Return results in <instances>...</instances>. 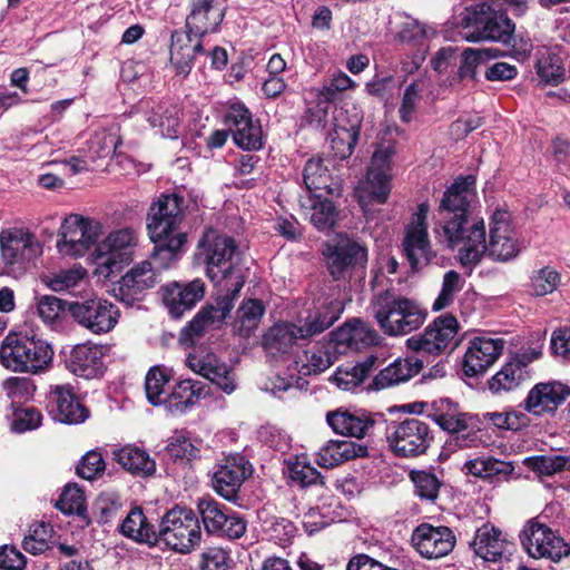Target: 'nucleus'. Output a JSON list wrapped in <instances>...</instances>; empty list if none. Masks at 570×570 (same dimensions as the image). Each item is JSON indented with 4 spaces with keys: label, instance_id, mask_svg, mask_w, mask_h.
<instances>
[{
    "label": "nucleus",
    "instance_id": "e433bc0d",
    "mask_svg": "<svg viewBox=\"0 0 570 570\" xmlns=\"http://www.w3.org/2000/svg\"><path fill=\"white\" fill-rule=\"evenodd\" d=\"M422 366L423 362L417 357L397 358L374 377L372 386L382 390L406 382L416 375Z\"/></svg>",
    "mask_w": 570,
    "mask_h": 570
},
{
    "label": "nucleus",
    "instance_id": "37998d69",
    "mask_svg": "<svg viewBox=\"0 0 570 570\" xmlns=\"http://www.w3.org/2000/svg\"><path fill=\"white\" fill-rule=\"evenodd\" d=\"M265 314V305L258 298H247L236 311L233 330L242 337H249L259 326Z\"/></svg>",
    "mask_w": 570,
    "mask_h": 570
},
{
    "label": "nucleus",
    "instance_id": "a878e982",
    "mask_svg": "<svg viewBox=\"0 0 570 570\" xmlns=\"http://www.w3.org/2000/svg\"><path fill=\"white\" fill-rule=\"evenodd\" d=\"M570 396V386L560 381L541 382L528 393L524 409L537 416L553 413Z\"/></svg>",
    "mask_w": 570,
    "mask_h": 570
},
{
    "label": "nucleus",
    "instance_id": "dca6fc26",
    "mask_svg": "<svg viewBox=\"0 0 570 570\" xmlns=\"http://www.w3.org/2000/svg\"><path fill=\"white\" fill-rule=\"evenodd\" d=\"M243 285V277L237 276L233 288H228L224 296L218 297L216 305L203 307L184 328L181 335L194 340V337L202 336L207 330L219 326L230 314L234 299L238 296Z\"/></svg>",
    "mask_w": 570,
    "mask_h": 570
},
{
    "label": "nucleus",
    "instance_id": "412c9836",
    "mask_svg": "<svg viewBox=\"0 0 570 570\" xmlns=\"http://www.w3.org/2000/svg\"><path fill=\"white\" fill-rule=\"evenodd\" d=\"M158 283V272L153 267L151 262L141 261L132 266L115 285V296L131 304L140 301L145 292L155 287Z\"/></svg>",
    "mask_w": 570,
    "mask_h": 570
},
{
    "label": "nucleus",
    "instance_id": "09e8293b",
    "mask_svg": "<svg viewBox=\"0 0 570 570\" xmlns=\"http://www.w3.org/2000/svg\"><path fill=\"white\" fill-rule=\"evenodd\" d=\"M524 464L534 472L552 475L570 471V456L561 454L530 456L524 460Z\"/></svg>",
    "mask_w": 570,
    "mask_h": 570
},
{
    "label": "nucleus",
    "instance_id": "5fc2aeb1",
    "mask_svg": "<svg viewBox=\"0 0 570 570\" xmlns=\"http://www.w3.org/2000/svg\"><path fill=\"white\" fill-rule=\"evenodd\" d=\"M335 105L328 101H323L314 97L313 100L307 102V108L304 114V120L306 124L315 129L331 128V118Z\"/></svg>",
    "mask_w": 570,
    "mask_h": 570
},
{
    "label": "nucleus",
    "instance_id": "c9c22d12",
    "mask_svg": "<svg viewBox=\"0 0 570 570\" xmlns=\"http://www.w3.org/2000/svg\"><path fill=\"white\" fill-rule=\"evenodd\" d=\"M145 117L163 137L177 138L180 126V109L177 105L159 102L150 106L146 102Z\"/></svg>",
    "mask_w": 570,
    "mask_h": 570
},
{
    "label": "nucleus",
    "instance_id": "69168bd1",
    "mask_svg": "<svg viewBox=\"0 0 570 570\" xmlns=\"http://www.w3.org/2000/svg\"><path fill=\"white\" fill-rule=\"evenodd\" d=\"M86 275V271L82 267H72L69 269H62L58 273L52 274L47 284L55 291H67L77 286Z\"/></svg>",
    "mask_w": 570,
    "mask_h": 570
},
{
    "label": "nucleus",
    "instance_id": "e2e57ef3",
    "mask_svg": "<svg viewBox=\"0 0 570 570\" xmlns=\"http://www.w3.org/2000/svg\"><path fill=\"white\" fill-rule=\"evenodd\" d=\"M167 455L174 462L191 461L199 456L200 450L195 446L188 439L177 435L166 446Z\"/></svg>",
    "mask_w": 570,
    "mask_h": 570
},
{
    "label": "nucleus",
    "instance_id": "f8f14e48",
    "mask_svg": "<svg viewBox=\"0 0 570 570\" xmlns=\"http://www.w3.org/2000/svg\"><path fill=\"white\" fill-rule=\"evenodd\" d=\"M324 256L327 269L336 281L348 279L353 274H364L367 250L348 237H338L334 244H327Z\"/></svg>",
    "mask_w": 570,
    "mask_h": 570
},
{
    "label": "nucleus",
    "instance_id": "c85d7f7f",
    "mask_svg": "<svg viewBox=\"0 0 570 570\" xmlns=\"http://www.w3.org/2000/svg\"><path fill=\"white\" fill-rule=\"evenodd\" d=\"M540 355L539 352L523 353L507 362L488 384L492 393L509 392L530 379L528 365Z\"/></svg>",
    "mask_w": 570,
    "mask_h": 570
},
{
    "label": "nucleus",
    "instance_id": "4be33fe9",
    "mask_svg": "<svg viewBox=\"0 0 570 570\" xmlns=\"http://www.w3.org/2000/svg\"><path fill=\"white\" fill-rule=\"evenodd\" d=\"M250 474L252 465L244 456H227L213 474V488L224 499L234 501L242 484Z\"/></svg>",
    "mask_w": 570,
    "mask_h": 570
},
{
    "label": "nucleus",
    "instance_id": "c756f323",
    "mask_svg": "<svg viewBox=\"0 0 570 570\" xmlns=\"http://www.w3.org/2000/svg\"><path fill=\"white\" fill-rule=\"evenodd\" d=\"M226 120L237 146L247 150H256L262 147V128L253 121L248 109L243 106H233Z\"/></svg>",
    "mask_w": 570,
    "mask_h": 570
},
{
    "label": "nucleus",
    "instance_id": "9d476101",
    "mask_svg": "<svg viewBox=\"0 0 570 570\" xmlns=\"http://www.w3.org/2000/svg\"><path fill=\"white\" fill-rule=\"evenodd\" d=\"M385 434L393 454L406 459L426 453L433 441L430 425L414 417L402 422H392Z\"/></svg>",
    "mask_w": 570,
    "mask_h": 570
},
{
    "label": "nucleus",
    "instance_id": "7ed1b4c3",
    "mask_svg": "<svg viewBox=\"0 0 570 570\" xmlns=\"http://www.w3.org/2000/svg\"><path fill=\"white\" fill-rule=\"evenodd\" d=\"M52 358L51 345L35 334L10 332L0 345V363L12 372L39 374L50 366Z\"/></svg>",
    "mask_w": 570,
    "mask_h": 570
},
{
    "label": "nucleus",
    "instance_id": "79ce46f5",
    "mask_svg": "<svg viewBox=\"0 0 570 570\" xmlns=\"http://www.w3.org/2000/svg\"><path fill=\"white\" fill-rule=\"evenodd\" d=\"M122 535L150 547L156 546V530L139 507L132 508L119 527Z\"/></svg>",
    "mask_w": 570,
    "mask_h": 570
},
{
    "label": "nucleus",
    "instance_id": "f704fd0d",
    "mask_svg": "<svg viewBox=\"0 0 570 570\" xmlns=\"http://www.w3.org/2000/svg\"><path fill=\"white\" fill-rule=\"evenodd\" d=\"M224 11L214 7V0H190V12L186 18V28L195 37H202L217 30L224 20Z\"/></svg>",
    "mask_w": 570,
    "mask_h": 570
},
{
    "label": "nucleus",
    "instance_id": "864d4df0",
    "mask_svg": "<svg viewBox=\"0 0 570 570\" xmlns=\"http://www.w3.org/2000/svg\"><path fill=\"white\" fill-rule=\"evenodd\" d=\"M561 276L551 266L532 272L530 277V293L534 296H544L554 292L560 285Z\"/></svg>",
    "mask_w": 570,
    "mask_h": 570
},
{
    "label": "nucleus",
    "instance_id": "680f3d73",
    "mask_svg": "<svg viewBox=\"0 0 570 570\" xmlns=\"http://www.w3.org/2000/svg\"><path fill=\"white\" fill-rule=\"evenodd\" d=\"M411 480L415 487V493L425 500L434 501L438 498L441 482L439 479L426 471H412Z\"/></svg>",
    "mask_w": 570,
    "mask_h": 570
},
{
    "label": "nucleus",
    "instance_id": "a19ab883",
    "mask_svg": "<svg viewBox=\"0 0 570 570\" xmlns=\"http://www.w3.org/2000/svg\"><path fill=\"white\" fill-rule=\"evenodd\" d=\"M52 394L56 402L55 417L59 422L78 424L88 417V410L76 399L69 387L56 386Z\"/></svg>",
    "mask_w": 570,
    "mask_h": 570
},
{
    "label": "nucleus",
    "instance_id": "3c124183",
    "mask_svg": "<svg viewBox=\"0 0 570 570\" xmlns=\"http://www.w3.org/2000/svg\"><path fill=\"white\" fill-rule=\"evenodd\" d=\"M498 49H473L466 48L461 55V65L459 67L458 76L460 80L475 78L476 68L481 62L489 58L497 57Z\"/></svg>",
    "mask_w": 570,
    "mask_h": 570
},
{
    "label": "nucleus",
    "instance_id": "052dcab7",
    "mask_svg": "<svg viewBox=\"0 0 570 570\" xmlns=\"http://www.w3.org/2000/svg\"><path fill=\"white\" fill-rule=\"evenodd\" d=\"M2 389L12 403H16L31 399L36 385L29 377L11 376L2 382Z\"/></svg>",
    "mask_w": 570,
    "mask_h": 570
},
{
    "label": "nucleus",
    "instance_id": "c03bdc74",
    "mask_svg": "<svg viewBox=\"0 0 570 570\" xmlns=\"http://www.w3.org/2000/svg\"><path fill=\"white\" fill-rule=\"evenodd\" d=\"M114 459L128 472L148 476L156 471V463L149 454L136 446H124L114 452Z\"/></svg>",
    "mask_w": 570,
    "mask_h": 570
},
{
    "label": "nucleus",
    "instance_id": "13d9d810",
    "mask_svg": "<svg viewBox=\"0 0 570 570\" xmlns=\"http://www.w3.org/2000/svg\"><path fill=\"white\" fill-rule=\"evenodd\" d=\"M56 508L65 514H83L86 511L83 491L77 484H67L56 503Z\"/></svg>",
    "mask_w": 570,
    "mask_h": 570
},
{
    "label": "nucleus",
    "instance_id": "0e129e2a",
    "mask_svg": "<svg viewBox=\"0 0 570 570\" xmlns=\"http://www.w3.org/2000/svg\"><path fill=\"white\" fill-rule=\"evenodd\" d=\"M42 415L39 410L33 406L18 407L13 412L12 430L23 433L40 426Z\"/></svg>",
    "mask_w": 570,
    "mask_h": 570
},
{
    "label": "nucleus",
    "instance_id": "6e6d98bb",
    "mask_svg": "<svg viewBox=\"0 0 570 570\" xmlns=\"http://www.w3.org/2000/svg\"><path fill=\"white\" fill-rule=\"evenodd\" d=\"M52 527L45 522L33 524L29 534L23 539L22 548L31 554H41L49 549Z\"/></svg>",
    "mask_w": 570,
    "mask_h": 570
},
{
    "label": "nucleus",
    "instance_id": "0eeeda50",
    "mask_svg": "<svg viewBox=\"0 0 570 570\" xmlns=\"http://www.w3.org/2000/svg\"><path fill=\"white\" fill-rule=\"evenodd\" d=\"M199 258L206 265V275L219 284L235 273L240 261V253L234 238L207 229L198 242Z\"/></svg>",
    "mask_w": 570,
    "mask_h": 570
},
{
    "label": "nucleus",
    "instance_id": "bb28decb",
    "mask_svg": "<svg viewBox=\"0 0 570 570\" xmlns=\"http://www.w3.org/2000/svg\"><path fill=\"white\" fill-rule=\"evenodd\" d=\"M472 548L483 560L498 562L510 560L514 544L505 539L500 529L487 523L476 530Z\"/></svg>",
    "mask_w": 570,
    "mask_h": 570
},
{
    "label": "nucleus",
    "instance_id": "f03ea898",
    "mask_svg": "<svg viewBox=\"0 0 570 570\" xmlns=\"http://www.w3.org/2000/svg\"><path fill=\"white\" fill-rule=\"evenodd\" d=\"M184 219V198L177 194L161 195L148 212L147 229L155 244L151 257L163 268L177 259L186 243V234L178 230Z\"/></svg>",
    "mask_w": 570,
    "mask_h": 570
},
{
    "label": "nucleus",
    "instance_id": "7c9ffc66",
    "mask_svg": "<svg viewBox=\"0 0 570 570\" xmlns=\"http://www.w3.org/2000/svg\"><path fill=\"white\" fill-rule=\"evenodd\" d=\"M326 421L335 433L356 439L365 438L375 425L374 416L362 410L338 409L328 412Z\"/></svg>",
    "mask_w": 570,
    "mask_h": 570
},
{
    "label": "nucleus",
    "instance_id": "cd10ccee",
    "mask_svg": "<svg viewBox=\"0 0 570 570\" xmlns=\"http://www.w3.org/2000/svg\"><path fill=\"white\" fill-rule=\"evenodd\" d=\"M205 294V283L196 278L181 284L174 282L163 288V301L169 314L179 318L186 311L191 309Z\"/></svg>",
    "mask_w": 570,
    "mask_h": 570
},
{
    "label": "nucleus",
    "instance_id": "f3484780",
    "mask_svg": "<svg viewBox=\"0 0 570 570\" xmlns=\"http://www.w3.org/2000/svg\"><path fill=\"white\" fill-rule=\"evenodd\" d=\"M458 330L459 323L453 315H441L424 330V333L410 337L406 344L416 353L439 355L454 340Z\"/></svg>",
    "mask_w": 570,
    "mask_h": 570
},
{
    "label": "nucleus",
    "instance_id": "ea45409f",
    "mask_svg": "<svg viewBox=\"0 0 570 570\" xmlns=\"http://www.w3.org/2000/svg\"><path fill=\"white\" fill-rule=\"evenodd\" d=\"M301 208L309 212L311 223L320 230L331 229L337 222L338 213L328 199H323V194H306L299 197Z\"/></svg>",
    "mask_w": 570,
    "mask_h": 570
},
{
    "label": "nucleus",
    "instance_id": "aec40b11",
    "mask_svg": "<svg viewBox=\"0 0 570 570\" xmlns=\"http://www.w3.org/2000/svg\"><path fill=\"white\" fill-rule=\"evenodd\" d=\"M413 548L426 559H440L453 551L456 538L449 527L417 525L411 537Z\"/></svg>",
    "mask_w": 570,
    "mask_h": 570
},
{
    "label": "nucleus",
    "instance_id": "39448f33",
    "mask_svg": "<svg viewBox=\"0 0 570 570\" xmlns=\"http://www.w3.org/2000/svg\"><path fill=\"white\" fill-rule=\"evenodd\" d=\"M463 37L469 42L491 41L504 46L514 43L515 24L501 7L481 2L466 8L461 20Z\"/></svg>",
    "mask_w": 570,
    "mask_h": 570
},
{
    "label": "nucleus",
    "instance_id": "58836bf2",
    "mask_svg": "<svg viewBox=\"0 0 570 570\" xmlns=\"http://www.w3.org/2000/svg\"><path fill=\"white\" fill-rule=\"evenodd\" d=\"M303 177L307 189L306 194H340V186L332 178L330 170L324 166L322 158H312L307 160L304 167Z\"/></svg>",
    "mask_w": 570,
    "mask_h": 570
},
{
    "label": "nucleus",
    "instance_id": "4d7b16f0",
    "mask_svg": "<svg viewBox=\"0 0 570 570\" xmlns=\"http://www.w3.org/2000/svg\"><path fill=\"white\" fill-rule=\"evenodd\" d=\"M462 276L455 271H448L443 276L442 287L434 301L433 311H441L451 306L455 295L463 288Z\"/></svg>",
    "mask_w": 570,
    "mask_h": 570
},
{
    "label": "nucleus",
    "instance_id": "423d86ee",
    "mask_svg": "<svg viewBox=\"0 0 570 570\" xmlns=\"http://www.w3.org/2000/svg\"><path fill=\"white\" fill-rule=\"evenodd\" d=\"M343 305L338 301L331 302L318 316L306 327L293 323L275 324L264 335V347L273 356L288 353L298 340L322 333L338 320Z\"/></svg>",
    "mask_w": 570,
    "mask_h": 570
},
{
    "label": "nucleus",
    "instance_id": "774afa93",
    "mask_svg": "<svg viewBox=\"0 0 570 570\" xmlns=\"http://www.w3.org/2000/svg\"><path fill=\"white\" fill-rule=\"evenodd\" d=\"M120 144L121 139L119 136L112 132L100 131L90 140L89 148L96 158H106L114 156Z\"/></svg>",
    "mask_w": 570,
    "mask_h": 570
},
{
    "label": "nucleus",
    "instance_id": "b1692460",
    "mask_svg": "<svg viewBox=\"0 0 570 570\" xmlns=\"http://www.w3.org/2000/svg\"><path fill=\"white\" fill-rule=\"evenodd\" d=\"M393 154L394 150L389 146L377 149L372 156L363 188L371 202L385 204L389 198L391 191L390 164Z\"/></svg>",
    "mask_w": 570,
    "mask_h": 570
},
{
    "label": "nucleus",
    "instance_id": "bf43d9fd",
    "mask_svg": "<svg viewBox=\"0 0 570 570\" xmlns=\"http://www.w3.org/2000/svg\"><path fill=\"white\" fill-rule=\"evenodd\" d=\"M482 416L483 421L503 430L519 431L529 424L528 416L522 412H485Z\"/></svg>",
    "mask_w": 570,
    "mask_h": 570
},
{
    "label": "nucleus",
    "instance_id": "4c0bfd02",
    "mask_svg": "<svg viewBox=\"0 0 570 570\" xmlns=\"http://www.w3.org/2000/svg\"><path fill=\"white\" fill-rule=\"evenodd\" d=\"M206 384L190 379L178 382L169 396L165 400L171 413H184L195 405L200 399L208 395Z\"/></svg>",
    "mask_w": 570,
    "mask_h": 570
},
{
    "label": "nucleus",
    "instance_id": "2eb2a0df",
    "mask_svg": "<svg viewBox=\"0 0 570 570\" xmlns=\"http://www.w3.org/2000/svg\"><path fill=\"white\" fill-rule=\"evenodd\" d=\"M428 205L420 204L405 229L403 248L406 258L414 271L429 265L435 257V253L431 247L428 234Z\"/></svg>",
    "mask_w": 570,
    "mask_h": 570
},
{
    "label": "nucleus",
    "instance_id": "a18cd8bd",
    "mask_svg": "<svg viewBox=\"0 0 570 570\" xmlns=\"http://www.w3.org/2000/svg\"><path fill=\"white\" fill-rule=\"evenodd\" d=\"M332 365L330 353L323 346L314 345L304 351L296 361L298 373L302 375L318 374Z\"/></svg>",
    "mask_w": 570,
    "mask_h": 570
},
{
    "label": "nucleus",
    "instance_id": "6ab92c4d",
    "mask_svg": "<svg viewBox=\"0 0 570 570\" xmlns=\"http://www.w3.org/2000/svg\"><path fill=\"white\" fill-rule=\"evenodd\" d=\"M360 119L356 116L351 118L347 110L334 108L327 134L334 158L344 160L353 154L360 136Z\"/></svg>",
    "mask_w": 570,
    "mask_h": 570
},
{
    "label": "nucleus",
    "instance_id": "72a5a7b5",
    "mask_svg": "<svg viewBox=\"0 0 570 570\" xmlns=\"http://www.w3.org/2000/svg\"><path fill=\"white\" fill-rule=\"evenodd\" d=\"M199 38L193 36L189 31H174L171 33L170 62L178 75L187 76L193 68L195 57L204 53Z\"/></svg>",
    "mask_w": 570,
    "mask_h": 570
},
{
    "label": "nucleus",
    "instance_id": "20e7f679",
    "mask_svg": "<svg viewBox=\"0 0 570 570\" xmlns=\"http://www.w3.org/2000/svg\"><path fill=\"white\" fill-rule=\"evenodd\" d=\"M373 315L390 336L406 335L423 325L426 312L414 299L391 291L377 294L372 302Z\"/></svg>",
    "mask_w": 570,
    "mask_h": 570
},
{
    "label": "nucleus",
    "instance_id": "ddd939ff",
    "mask_svg": "<svg viewBox=\"0 0 570 570\" xmlns=\"http://www.w3.org/2000/svg\"><path fill=\"white\" fill-rule=\"evenodd\" d=\"M68 312L77 324L96 335L112 331L120 317L118 306L100 297L70 302Z\"/></svg>",
    "mask_w": 570,
    "mask_h": 570
},
{
    "label": "nucleus",
    "instance_id": "4468645a",
    "mask_svg": "<svg viewBox=\"0 0 570 570\" xmlns=\"http://www.w3.org/2000/svg\"><path fill=\"white\" fill-rule=\"evenodd\" d=\"M99 227L77 214L66 217L60 226L57 248L66 256H82L97 242Z\"/></svg>",
    "mask_w": 570,
    "mask_h": 570
},
{
    "label": "nucleus",
    "instance_id": "338daca9",
    "mask_svg": "<svg viewBox=\"0 0 570 570\" xmlns=\"http://www.w3.org/2000/svg\"><path fill=\"white\" fill-rule=\"evenodd\" d=\"M289 478L302 488L314 484L324 485L325 483L321 473L309 463L303 461H296L289 466Z\"/></svg>",
    "mask_w": 570,
    "mask_h": 570
},
{
    "label": "nucleus",
    "instance_id": "603ef678",
    "mask_svg": "<svg viewBox=\"0 0 570 570\" xmlns=\"http://www.w3.org/2000/svg\"><path fill=\"white\" fill-rule=\"evenodd\" d=\"M537 73L542 81L553 86L566 79L562 59L554 53H544L538 59Z\"/></svg>",
    "mask_w": 570,
    "mask_h": 570
},
{
    "label": "nucleus",
    "instance_id": "f257e3e1",
    "mask_svg": "<svg viewBox=\"0 0 570 570\" xmlns=\"http://www.w3.org/2000/svg\"><path fill=\"white\" fill-rule=\"evenodd\" d=\"M474 184L472 175L460 177L444 191L438 209V225L444 242L450 248L458 247L463 266L476 265L485 253L498 262L515 258L523 245L510 225L508 212L497 210L493 214L487 243L483 219L473 217L471 213Z\"/></svg>",
    "mask_w": 570,
    "mask_h": 570
},
{
    "label": "nucleus",
    "instance_id": "a211bd4d",
    "mask_svg": "<svg viewBox=\"0 0 570 570\" xmlns=\"http://www.w3.org/2000/svg\"><path fill=\"white\" fill-rule=\"evenodd\" d=\"M458 330L459 323L453 315H441L424 330V333L410 337L406 344L416 353L439 355L454 340Z\"/></svg>",
    "mask_w": 570,
    "mask_h": 570
},
{
    "label": "nucleus",
    "instance_id": "9b49d317",
    "mask_svg": "<svg viewBox=\"0 0 570 570\" xmlns=\"http://www.w3.org/2000/svg\"><path fill=\"white\" fill-rule=\"evenodd\" d=\"M138 245V235L132 228H121L111 232L96 247L98 273L108 277L119 272L134 259Z\"/></svg>",
    "mask_w": 570,
    "mask_h": 570
},
{
    "label": "nucleus",
    "instance_id": "49530a36",
    "mask_svg": "<svg viewBox=\"0 0 570 570\" xmlns=\"http://www.w3.org/2000/svg\"><path fill=\"white\" fill-rule=\"evenodd\" d=\"M197 510L208 533H218L227 521V513L223 510V505L213 498L199 499Z\"/></svg>",
    "mask_w": 570,
    "mask_h": 570
},
{
    "label": "nucleus",
    "instance_id": "6e6552de",
    "mask_svg": "<svg viewBox=\"0 0 570 570\" xmlns=\"http://www.w3.org/2000/svg\"><path fill=\"white\" fill-rule=\"evenodd\" d=\"M200 541L202 530L193 510L176 507L161 518L156 532V546L164 542L176 552L189 553L200 544Z\"/></svg>",
    "mask_w": 570,
    "mask_h": 570
},
{
    "label": "nucleus",
    "instance_id": "8fccbe9b",
    "mask_svg": "<svg viewBox=\"0 0 570 570\" xmlns=\"http://www.w3.org/2000/svg\"><path fill=\"white\" fill-rule=\"evenodd\" d=\"M341 335L347 345L355 348L375 345L380 341L377 332L361 320H355L347 330L342 331Z\"/></svg>",
    "mask_w": 570,
    "mask_h": 570
},
{
    "label": "nucleus",
    "instance_id": "393cba45",
    "mask_svg": "<svg viewBox=\"0 0 570 570\" xmlns=\"http://www.w3.org/2000/svg\"><path fill=\"white\" fill-rule=\"evenodd\" d=\"M505 342L502 338L474 337L464 354L463 371L466 376L484 373L502 354Z\"/></svg>",
    "mask_w": 570,
    "mask_h": 570
},
{
    "label": "nucleus",
    "instance_id": "1a4fd4ad",
    "mask_svg": "<svg viewBox=\"0 0 570 570\" xmlns=\"http://www.w3.org/2000/svg\"><path fill=\"white\" fill-rule=\"evenodd\" d=\"M519 539L523 550L533 559H548L558 563L570 556V543L557 531L535 519L527 521L519 533Z\"/></svg>",
    "mask_w": 570,
    "mask_h": 570
},
{
    "label": "nucleus",
    "instance_id": "5701e85b",
    "mask_svg": "<svg viewBox=\"0 0 570 570\" xmlns=\"http://www.w3.org/2000/svg\"><path fill=\"white\" fill-rule=\"evenodd\" d=\"M1 256L6 264L30 262L40 254L36 236L28 229L11 227L0 232Z\"/></svg>",
    "mask_w": 570,
    "mask_h": 570
},
{
    "label": "nucleus",
    "instance_id": "473e14b6",
    "mask_svg": "<svg viewBox=\"0 0 570 570\" xmlns=\"http://www.w3.org/2000/svg\"><path fill=\"white\" fill-rule=\"evenodd\" d=\"M68 368L77 376L95 379L104 374V350L100 345H76L67 360Z\"/></svg>",
    "mask_w": 570,
    "mask_h": 570
},
{
    "label": "nucleus",
    "instance_id": "de8ad7c7",
    "mask_svg": "<svg viewBox=\"0 0 570 570\" xmlns=\"http://www.w3.org/2000/svg\"><path fill=\"white\" fill-rule=\"evenodd\" d=\"M171 377V370L165 366L151 367L145 380V391L148 401L153 405H160L166 399L163 397L165 386Z\"/></svg>",
    "mask_w": 570,
    "mask_h": 570
},
{
    "label": "nucleus",
    "instance_id": "2f4dec72",
    "mask_svg": "<svg viewBox=\"0 0 570 570\" xmlns=\"http://www.w3.org/2000/svg\"><path fill=\"white\" fill-rule=\"evenodd\" d=\"M188 366L197 374L209 380L226 393L235 390V380L232 368L220 361L214 353L205 355H189Z\"/></svg>",
    "mask_w": 570,
    "mask_h": 570
}]
</instances>
